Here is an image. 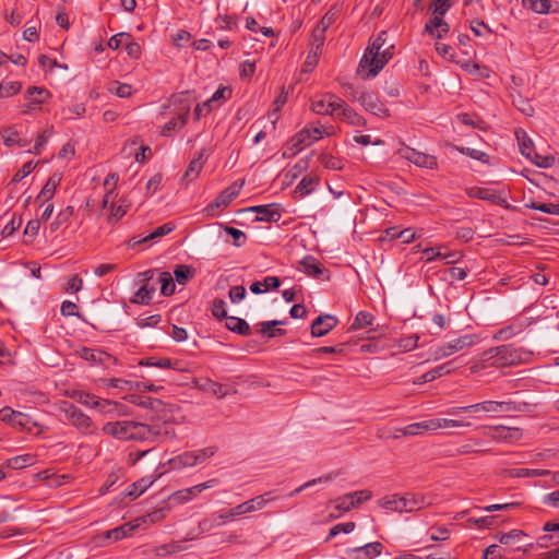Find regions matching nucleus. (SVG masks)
Listing matches in <instances>:
<instances>
[{"mask_svg":"<svg viewBox=\"0 0 559 559\" xmlns=\"http://www.w3.org/2000/svg\"><path fill=\"white\" fill-rule=\"evenodd\" d=\"M435 430L469 427L471 423L452 418H433Z\"/></svg>","mask_w":559,"mask_h":559,"instance_id":"nucleus-43","label":"nucleus"},{"mask_svg":"<svg viewBox=\"0 0 559 559\" xmlns=\"http://www.w3.org/2000/svg\"><path fill=\"white\" fill-rule=\"evenodd\" d=\"M155 293L154 286H148V284H143L138 292L134 294V296L131 299V302L133 304H140V305H147Z\"/></svg>","mask_w":559,"mask_h":559,"instance_id":"nucleus-39","label":"nucleus"},{"mask_svg":"<svg viewBox=\"0 0 559 559\" xmlns=\"http://www.w3.org/2000/svg\"><path fill=\"white\" fill-rule=\"evenodd\" d=\"M435 421L433 418L426 419L419 423H414L405 426L404 437H414L418 435H424L426 432H435Z\"/></svg>","mask_w":559,"mask_h":559,"instance_id":"nucleus-26","label":"nucleus"},{"mask_svg":"<svg viewBox=\"0 0 559 559\" xmlns=\"http://www.w3.org/2000/svg\"><path fill=\"white\" fill-rule=\"evenodd\" d=\"M0 135L3 140V144L8 147H13L15 145L20 147L26 146V140L22 139L20 133L15 130L14 127H4L0 130Z\"/></svg>","mask_w":559,"mask_h":559,"instance_id":"nucleus-27","label":"nucleus"},{"mask_svg":"<svg viewBox=\"0 0 559 559\" xmlns=\"http://www.w3.org/2000/svg\"><path fill=\"white\" fill-rule=\"evenodd\" d=\"M465 192L469 198L488 201L493 204L501 205L507 203V200L502 198L501 193L497 190L479 187H469L465 189Z\"/></svg>","mask_w":559,"mask_h":559,"instance_id":"nucleus-19","label":"nucleus"},{"mask_svg":"<svg viewBox=\"0 0 559 559\" xmlns=\"http://www.w3.org/2000/svg\"><path fill=\"white\" fill-rule=\"evenodd\" d=\"M73 397L82 405H85L91 408H96L100 413L105 414H117V415H127L128 407L124 404L100 399L94 394L88 392L79 391L73 394Z\"/></svg>","mask_w":559,"mask_h":559,"instance_id":"nucleus-4","label":"nucleus"},{"mask_svg":"<svg viewBox=\"0 0 559 559\" xmlns=\"http://www.w3.org/2000/svg\"><path fill=\"white\" fill-rule=\"evenodd\" d=\"M10 416L12 426L29 430L31 418L27 415L16 411H10Z\"/></svg>","mask_w":559,"mask_h":559,"instance_id":"nucleus-61","label":"nucleus"},{"mask_svg":"<svg viewBox=\"0 0 559 559\" xmlns=\"http://www.w3.org/2000/svg\"><path fill=\"white\" fill-rule=\"evenodd\" d=\"M301 270L309 276L314 278H329L324 276L329 271L320 264V262L312 255H306L300 262Z\"/></svg>","mask_w":559,"mask_h":559,"instance_id":"nucleus-21","label":"nucleus"},{"mask_svg":"<svg viewBox=\"0 0 559 559\" xmlns=\"http://www.w3.org/2000/svg\"><path fill=\"white\" fill-rule=\"evenodd\" d=\"M335 509L340 512L336 516H338L343 512H348L352 509L356 508L354 503V499L349 493H346L342 497L335 499Z\"/></svg>","mask_w":559,"mask_h":559,"instance_id":"nucleus-55","label":"nucleus"},{"mask_svg":"<svg viewBox=\"0 0 559 559\" xmlns=\"http://www.w3.org/2000/svg\"><path fill=\"white\" fill-rule=\"evenodd\" d=\"M142 524H146V518H138L132 522L124 523L102 534L104 540L115 543L131 536Z\"/></svg>","mask_w":559,"mask_h":559,"instance_id":"nucleus-11","label":"nucleus"},{"mask_svg":"<svg viewBox=\"0 0 559 559\" xmlns=\"http://www.w3.org/2000/svg\"><path fill=\"white\" fill-rule=\"evenodd\" d=\"M176 225L171 222L165 223L158 227H156L152 233L140 237V236H133L128 241L127 245L129 248H135L136 246L141 243H145L155 239H158L165 235L170 234L173 230H175Z\"/></svg>","mask_w":559,"mask_h":559,"instance_id":"nucleus-16","label":"nucleus"},{"mask_svg":"<svg viewBox=\"0 0 559 559\" xmlns=\"http://www.w3.org/2000/svg\"><path fill=\"white\" fill-rule=\"evenodd\" d=\"M399 154L402 158L413 163L418 167L427 169H436L438 167V160L435 155L418 152L411 146L403 145L401 148H399Z\"/></svg>","mask_w":559,"mask_h":559,"instance_id":"nucleus-8","label":"nucleus"},{"mask_svg":"<svg viewBox=\"0 0 559 559\" xmlns=\"http://www.w3.org/2000/svg\"><path fill=\"white\" fill-rule=\"evenodd\" d=\"M531 160L538 167L549 168L556 164L557 158L550 155L543 156L535 152Z\"/></svg>","mask_w":559,"mask_h":559,"instance_id":"nucleus-64","label":"nucleus"},{"mask_svg":"<svg viewBox=\"0 0 559 559\" xmlns=\"http://www.w3.org/2000/svg\"><path fill=\"white\" fill-rule=\"evenodd\" d=\"M22 84L17 81L0 82V98L11 97L21 92Z\"/></svg>","mask_w":559,"mask_h":559,"instance_id":"nucleus-45","label":"nucleus"},{"mask_svg":"<svg viewBox=\"0 0 559 559\" xmlns=\"http://www.w3.org/2000/svg\"><path fill=\"white\" fill-rule=\"evenodd\" d=\"M383 546L380 542H373L347 550L349 559H372L381 555Z\"/></svg>","mask_w":559,"mask_h":559,"instance_id":"nucleus-18","label":"nucleus"},{"mask_svg":"<svg viewBox=\"0 0 559 559\" xmlns=\"http://www.w3.org/2000/svg\"><path fill=\"white\" fill-rule=\"evenodd\" d=\"M243 185L245 180L234 181L231 185L225 188L215 198V200L205 207L206 214L214 215L215 210L228 206L230 202L240 193Z\"/></svg>","mask_w":559,"mask_h":559,"instance_id":"nucleus-7","label":"nucleus"},{"mask_svg":"<svg viewBox=\"0 0 559 559\" xmlns=\"http://www.w3.org/2000/svg\"><path fill=\"white\" fill-rule=\"evenodd\" d=\"M336 105H338V111H336V116L340 117L343 121L354 127L366 126V119L354 108L349 107L342 98L338 103H336Z\"/></svg>","mask_w":559,"mask_h":559,"instance_id":"nucleus-20","label":"nucleus"},{"mask_svg":"<svg viewBox=\"0 0 559 559\" xmlns=\"http://www.w3.org/2000/svg\"><path fill=\"white\" fill-rule=\"evenodd\" d=\"M235 520H236V518H235L231 509L222 510L217 513H214L212 515V519H206V520L202 521L201 526L204 530H211L215 526H221L228 522H233Z\"/></svg>","mask_w":559,"mask_h":559,"instance_id":"nucleus-25","label":"nucleus"},{"mask_svg":"<svg viewBox=\"0 0 559 559\" xmlns=\"http://www.w3.org/2000/svg\"><path fill=\"white\" fill-rule=\"evenodd\" d=\"M59 408L64 414L66 419L81 432L87 435L94 431V425L91 417L84 414L74 404L63 401Z\"/></svg>","mask_w":559,"mask_h":559,"instance_id":"nucleus-5","label":"nucleus"},{"mask_svg":"<svg viewBox=\"0 0 559 559\" xmlns=\"http://www.w3.org/2000/svg\"><path fill=\"white\" fill-rule=\"evenodd\" d=\"M532 404L524 401L508 400L501 403V413H528Z\"/></svg>","mask_w":559,"mask_h":559,"instance_id":"nucleus-36","label":"nucleus"},{"mask_svg":"<svg viewBox=\"0 0 559 559\" xmlns=\"http://www.w3.org/2000/svg\"><path fill=\"white\" fill-rule=\"evenodd\" d=\"M510 475L512 477H538L551 475V472L548 469H535V468H513L510 469Z\"/></svg>","mask_w":559,"mask_h":559,"instance_id":"nucleus-46","label":"nucleus"},{"mask_svg":"<svg viewBox=\"0 0 559 559\" xmlns=\"http://www.w3.org/2000/svg\"><path fill=\"white\" fill-rule=\"evenodd\" d=\"M483 402L471 404L467 406H454L450 407L445 411V414L449 416H457L462 413H478L483 412Z\"/></svg>","mask_w":559,"mask_h":559,"instance_id":"nucleus-48","label":"nucleus"},{"mask_svg":"<svg viewBox=\"0 0 559 559\" xmlns=\"http://www.w3.org/2000/svg\"><path fill=\"white\" fill-rule=\"evenodd\" d=\"M393 49L394 45H390L386 48H382L381 56L379 57V60L374 62V67L369 69V72H366V74H362V79L367 80L370 78H374L389 62L390 59L393 57Z\"/></svg>","mask_w":559,"mask_h":559,"instance_id":"nucleus-29","label":"nucleus"},{"mask_svg":"<svg viewBox=\"0 0 559 559\" xmlns=\"http://www.w3.org/2000/svg\"><path fill=\"white\" fill-rule=\"evenodd\" d=\"M325 40V31H322L321 28H316L312 31L311 34V48L310 51L321 53V49L324 45Z\"/></svg>","mask_w":559,"mask_h":559,"instance_id":"nucleus-52","label":"nucleus"},{"mask_svg":"<svg viewBox=\"0 0 559 559\" xmlns=\"http://www.w3.org/2000/svg\"><path fill=\"white\" fill-rule=\"evenodd\" d=\"M276 497L273 496V492L272 491H269V492H265L263 495H260V496H257L252 499H249L246 501L247 506H248V510L249 512H254V511H258V510H262L263 508L266 507V504L273 500H275Z\"/></svg>","mask_w":559,"mask_h":559,"instance_id":"nucleus-38","label":"nucleus"},{"mask_svg":"<svg viewBox=\"0 0 559 559\" xmlns=\"http://www.w3.org/2000/svg\"><path fill=\"white\" fill-rule=\"evenodd\" d=\"M338 323L337 318L331 314H321L313 320L310 330L313 337H321L332 331Z\"/></svg>","mask_w":559,"mask_h":559,"instance_id":"nucleus-17","label":"nucleus"},{"mask_svg":"<svg viewBox=\"0 0 559 559\" xmlns=\"http://www.w3.org/2000/svg\"><path fill=\"white\" fill-rule=\"evenodd\" d=\"M139 365L144 366V367H156L159 369L181 370V368L179 367L178 360L173 361L171 359L164 358V357L163 358H158V357L142 358L139 361Z\"/></svg>","mask_w":559,"mask_h":559,"instance_id":"nucleus-28","label":"nucleus"},{"mask_svg":"<svg viewBox=\"0 0 559 559\" xmlns=\"http://www.w3.org/2000/svg\"><path fill=\"white\" fill-rule=\"evenodd\" d=\"M193 451L183 452L169 460V465L173 469H181L185 467H192L198 465Z\"/></svg>","mask_w":559,"mask_h":559,"instance_id":"nucleus-32","label":"nucleus"},{"mask_svg":"<svg viewBox=\"0 0 559 559\" xmlns=\"http://www.w3.org/2000/svg\"><path fill=\"white\" fill-rule=\"evenodd\" d=\"M359 104L371 115L380 118L390 117V110L380 100L378 94L372 91H361L359 95Z\"/></svg>","mask_w":559,"mask_h":559,"instance_id":"nucleus-10","label":"nucleus"},{"mask_svg":"<svg viewBox=\"0 0 559 559\" xmlns=\"http://www.w3.org/2000/svg\"><path fill=\"white\" fill-rule=\"evenodd\" d=\"M382 48V46L373 43L372 40L369 41V45L366 48L357 68L358 75L362 76V74L369 72L370 68L374 67V62L378 61L379 57L381 56Z\"/></svg>","mask_w":559,"mask_h":559,"instance_id":"nucleus-13","label":"nucleus"},{"mask_svg":"<svg viewBox=\"0 0 559 559\" xmlns=\"http://www.w3.org/2000/svg\"><path fill=\"white\" fill-rule=\"evenodd\" d=\"M521 361L520 352L512 345H501L485 350L479 357V364L472 366L471 370L476 372L486 366L504 367L516 365Z\"/></svg>","mask_w":559,"mask_h":559,"instance_id":"nucleus-2","label":"nucleus"},{"mask_svg":"<svg viewBox=\"0 0 559 559\" xmlns=\"http://www.w3.org/2000/svg\"><path fill=\"white\" fill-rule=\"evenodd\" d=\"M319 183V177L314 175L305 176L295 188L294 193L300 198L310 194Z\"/></svg>","mask_w":559,"mask_h":559,"instance_id":"nucleus-33","label":"nucleus"},{"mask_svg":"<svg viewBox=\"0 0 559 559\" xmlns=\"http://www.w3.org/2000/svg\"><path fill=\"white\" fill-rule=\"evenodd\" d=\"M108 388L121 389V390H134V382L126 379L111 378L103 380Z\"/></svg>","mask_w":559,"mask_h":559,"instance_id":"nucleus-59","label":"nucleus"},{"mask_svg":"<svg viewBox=\"0 0 559 559\" xmlns=\"http://www.w3.org/2000/svg\"><path fill=\"white\" fill-rule=\"evenodd\" d=\"M200 388L206 392L212 393L213 395L223 399L227 395L228 389L226 385H223L221 383L214 382L210 379H205L202 384H200Z\"/></svg>","mask_w":559,"mask_h":559,"instance_id":"nucleus-42","label":"nucleus"},{"mask_svg":"<svg viewBox=\"0 0 559 559\" xmlns=\"http://www.w3.org/2000/svg\"><path fill=\"white\" fill-rule=\"evenodd\" d=\"M450 31L449 24L443 20V15L433 14L426 23L425 32L436 38H443Z\"/></svg>","mask_w":559,"mask_h":559,"instance_id":"nucleus-22","label":"nucleus"},{"mask_svg":"<svg viewBox=\"0 0 559 559\" xmlns=\"http://www.w3.org/2000/svg\"><path fill=\"white\" fill-rule=\"evenodd\" d=\"M35 462H36L35 455L27 453V454L16 455V456L8 459L5 461V465H7V467L12 468V469H21V468H25L27 466L33 465Z\"/></svg>","mask_w":559,"mask_h":559,"instance_id":"nucleus-37","label":"nucleus"},{"mask_svg":"<svg viewBox=\"0 0 559 559\" xmlns=\"http://www.w3.org/2000/svg\"><path fill=\"white\" fill-rule=\"evenodd\" d=\"M516 138L519 141V146L522 155H524L526 158L532 159L533 154L535 153V150L533 147V143L531 139L526 136V134L522 131V136H520V132H516Z\"/></svg>","mask_w":559,"mask_h":559,"instance_id":"nucleus-50","label":"nucleus"},{"mask_svg":"<svg viewBox=\"0 0 559 559\" xmlns=\"http://www.w3.org/2000/svg\"><path fill=\"white\" fill-rule=\"evenodd\" d=\"M226 328L239 335L247 336L250 335L251 329L246 320L237 317H227L226 319Z\"/></svg>","mask_w":559,"mask_h":559,"instance_id":"nucleus-35","label":"nucleus"},{"mask_svg":"<svg viewBox=\"0 0 559 559\" xmlns=\"http://www.w3.org/2000/svg\"><path fill=\"white\" fill-rule=\"evenodd\" d=\"M523 331L522 324H510L501 328L493 334L496 341H508Z\"/></svg>","mask_w":559,"mask_h":559,"instance_id":"nucleus-41","label":"nucleus"},{"mask_svg":"<svg viewBox=\"0 0 559 559\" xmlns=\"http://www.w3.org/2000/svg\"><path fill=\"white\" fill-rule=\"evenodd\" d=\"M322 127H306L292 139V146L296 152H300L313 142L320 140L323 135Z\"/></svg>","mask_w":559,"mask_h":559,"instance_id":"nucleus-12","label":"nucleus"},{"mask_svg":"<svg viewBox=\"0 0 559 559\" xmlns=\"http://www.w3.org/2000/svg\"><path fill=\"white\" fill-rule=\"evenodd\" d=\"M60 180L61 178L58 175L50 177L46 185L43 187L40 193L37 197V200H41L43 202L50 200L53 197Z\"/></svg>","mask_w":559,"mask_h":559,"instance_id":"nucleus-40","label":"nucleus"},{"mask_svg":"<svg viewBox=\"0 0 559 559\" xmlns=\"http://www.w3.org/2000/svg\"><path fill=\"white\" fill-rule=\"evenodd\" d=\"M340 100L341 98L336 95L326 93L320 99L312 102L311 109L317 115H336V111H338V105H336V103Z\"/></svg>","mask_w":559,"mask_h":559,"instance_id":"nucleus-14","label":"nucleus"},{"mask_svg":"<svg viewBox=\"0 0 559 559\" xmlns=\"http://www.w3.org/2000/svg\"><path fill=\"white\" fill-rule=\"evenodd\" d=\"M378 504L394 512H414L431 504L430 500L421 493L391 495L378 500Z\"/></svg>","mask_w":559,"mask_h":559,"instance_id":"nucleus-3","label":"nucleus"},{"mask_svg":"<svg viewBox=\"0 0 559 559\" xmlns=\"http://www.w3.org/2000/svg\"><path fill=\"white\" fill-rule=\"evenodd\" d=\"M194 275V270L188 265H178L174 271L177 283L186 284Z\"/></svg>","mask_w":559,"mask_h":559,"instance_id":"nucleus-53","label":"nucleus"},{"mask_svg":"<svg viewBox=\"0 0 559 559\" xmlns=\"http://www.w3.org/2000/svg\"><path fill=\"white\" fill-rule=\"evenodd\" d=\"M217 483H218V480L216 478H213L205 483L180 490L177 492V495L181 501H189L193 497H195L198 493L202 492L203 490L214 487Z\"/></svg>","mask_w":559,"mask_h":559,"instance_id":"nucleus-31","label":"nucleus"},{"mask_svg":"<svg viewBox=\"0 0 559 559\" xmlns=\"http://www.w3.org/2000/svg\"><path fill=\"white\" fill-rule=\"evenodd\" d=\"M478 341V337L475 334H465L455 340H452L441 346L437 347L435 350V359H442L457 353L464 348L472 347Z\"/></svg>","mask_w":559,"mask_h":559,"instance_id":"nucleus-6","label":"nucleus"},{"mask_svg":"<svg viewBox=\"0 0 559 559\" xmlns=\"http://www.w3.org/2000/svg\"><path fill=\"white\" fill-rule=\"evenodd\" d=\"M373 316L366 311H360L357 313L353 324L350 325V331L359 330L372 324Z\"/></svg>","mask_w":559,"mask_h":559,"instance_id":"nucleus-51","label":"nucleus"},{"mask_svg":"<svg viewBox=\"0 0 559 559\" xmlns=\"http://www.w3.org/2000/svg\"><path fill=\"white\" fill-rule=\"evenodd\" d=\"M488 436L495 441L514 442L522 438L523 432L522 429L518 427L497 425L490 427Z\"/></svg>","mask_w":559,"mask_h":559,"instance_id":"nucleus-15","label":"nucleus"},{"mask_svg":"<svg viewBox=\"0 0 559 559\" xmlns=\"http://www.w3.org/2000/svg\"><path fill=\"white\" fill-rule=\"evenodd\" d=\"M224 230L227 235L233 237L235 247H242L246 243L247 236L242 230L231 226H225Z\"/></svg>","mask_w":559,"mask_h":559,"instance_id":"nucleus-60","label":"nucleus"},{"mask_svg":"<svg viewBox=\"0 0 559 559\" xmlns=\"http://www.w3.org/2000/svg\"><path fill=\"white\" fill-rule=\"evenodd\" d=\"M73 213V206H67L66 209L61 210L56 216L55 221L50 224V231L55 233L60 227V225L67 223L70 219Z\"/></svg>","mask_w":559,"mask_h":559,"instance_id":"nucleus-47","label":"nucleus"},{"mask_svg":"<svg viewBox=\"0 0 559 559\" xmlns=\"http://www.w3.org/2000/svg\"><path fill=\"white\" fill-rule=\"evenodd\" d=\"M52 127L44 130L35 140L33 148L27 152L31 154L39 155L41 148L47 144L49 138L52 135Z\"/></svg>","mask_w":559,"mask_h":559,"instance_id":"nucleus-49","label":"nucleus"},{"mask_svg":"<svg viewBox=\"0 0 559 559\" xmlns=\"http://www.w3.org/2000/svg\"><path fill=\"white\" fill-rule=\"evenodd\" d=\"M128 401L134 405L150 408L152 411H159L162 408V401L150 396L131 394L128 396Z\"/></svg>","mask_w":559,"mask_h":559,"instance_id":"nucleus-34","label":"nucleus"},{"mask_svg":"<svg viewBox=\"0 0 559 559\" xmlns=\"http://www.w3.org/2000/svg\"><path fill=\"white\" fill-rule=\"evenodd\" d=\"M212 314L217 320L227 319L226 302L223 299L216 298L213 300Z\"/></svg>","mask_w":559,"mask_h":559,"instance_id":"nucleus-63","label":"nucleus"},{"mask_svg":"<svg viewBox=\"0 0 559 559\" xmlns=\"http://www.w3.org/2000/svg\"><path fill=\"white\" fill-rule=\"evenodd\" d=\"M104 433L122 441L164 442L175 437L168 423L147 425L133 420L110 421L103 426Z\"/></svg>","mask_w":559,"mask_h":559,"instance_id":"nucleus-1","label":"nucleus"},{"mask_svg":"<svg viewBox=\"0 0 559 559\" xmlns=\"http://www.w3.org/2000/svg\"><path fill=\"white\" fill-rule=\"evenodd\" d=\"M189 92H182L173 96V103L182 104V112L170 119L163 128L162 134L168 135L170 131L182 128L188 120L190 104L188 103Z\"/></svg>","mask_w":559,"mask_h":559,"instance_id":"nucleus-9","label":"nucleus"},{"mask_svg":"<svg viewBox=\"0 0 559 559\" xmlns=\"http://www.w3.org/2000/svg\"><path fill=\"white\" fill-rule=\"evenodd\" d=\"M522 4L524 8L531 9L539 14L548 13L551 8L550 0H522Z\"/></svg>","mask_w":559,"mask_h":559,"instance_id":"nucleus-44","label":"nucleus"},{"mask_svg":"<svg viewBox=\"0 0 559 559\" xmlns=\"http://www.w3.org/2000/svg\"><path fill=\"white\" fill-rule=\"evenodd\" d=\"M453 361H447L442 365L435 367L433 369L421 374L416 381L415 384H423L427 382H431L442 376L449 374L452 371Z\"/></svg>","mask_w":559,"mask_h":559,"instance_id":"nucleus-24","label":"nucleus"},{"mask_svg":"<svg viewBox=\"0 0 559 559\" xmlns=\"http://www.w3.org/2000/svg\"><path fill=\"white\" fill-rule=\"evenodd\" d=\"M160 282V293L165 296H170L175 292V283L174 280L168 272H162L159 276Z\"/></svg>","mask_w":559,"mask_h":559,"instance_id":"nucleus-54","label":"nucleus"},{"mask_svg":"<svg viewBox=\"0 0 559 559\" xmlns=\"http://www.w3.org/2000/svg\"><path fill=\"white\" fill-rule=\"evenodd\" d=\"M523 536H525V533L521 530H512L508 533L500 534L497 536L498 540L503 545H511L515 542H519Z\"/></svg>","mask_w":559,"mask_h":559,"instance_id":"nucleus-58","label":"nucleus"},{"mask_svg":"<svg viewBox=\"0 0 559 559\" xmlns=\"http://www.w3.org/2000/svg\"><path fill=\"white\" fill-rule=\"evenodd\" d=\"M79 355L84 360L92 361V362H103L102 357L107 356L105 353H103L100 350H95V349H91L87 347L81 348V350L79 352Z\"/></svg>","mask_w":559,"mask_h":559,"instance_id":"nucleus-56","label":"nucleus"},{"mask_svg":"<svg viewBox=\"0 0 559 559\" xmlns=\"http://www.w3.org/2000/svg\"><path fill=\"white\" fill-rule=\"evenodd\" d=\"M231 96V90L229 87H226V86H223V87H219L213 95L212 97L204 102L202 104V106H213V104L219 102L221 99L223 100H227L229 99Z\"/></svg>","mask_w":559,"mask_h":559,"instance_id":"nucleus-57","label":"nucleus"},{"mask_svg":"<svg viewBox=\"0 0 559 559\" xmlns=\"http://www.w3.org/2000/svg\"><path fill=\"white\" fill-rule=\"evenodd\" d=\"M259 332L266 336L267 338H273L275 336H283L286 334V331L283 329H276L273 330V328L270 326L267 321L260 322L258 325Z\"/></svg>","mask_w":559,"mask_h":559,"instance_id":"nucleus-62","label":"nucleus"},{"mask_svg":"<svg viewBox=\"0 0 559 559\" xmlns=\"http://www.w3.org/2000/svg\"><path fill=\"white\" fill-rule=\"evenodd\" d=\"M205 160V151L200 150L199 152H197L193 159L189 163L188 169L186 170L183 178L188 180H194L202 170Z\"/></svg>","mask_w":559,"mask_h":559,"instance_id":"nucleus-30","label":"nucleus"},{"mask_svg":"<svg viewBox=\"0 0 559 559\" xmlns=\"http://www.w3.org/2000/svg\"><path fill=\"white\" fill-rule=\"evenodd\" d=\"M248 211L257 213V219L261 222H278L282 216L276 204L251 206Z\"/></svg>","mask_w":559,"mask_h":559,"instance_id":"nucleus-23","label":"nucleus"}]
</instances>
